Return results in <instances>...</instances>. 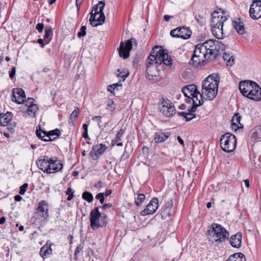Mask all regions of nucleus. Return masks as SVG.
I'll return each instance as SVG.
<instances>
[{"label":"nucleus","instance_id":"1","mask_svg":"<svg viewBox=\"0 0 261 261\" xmlns=\"http://www.w3.org/2000/svg\"><path fill=\"white\" fill-rule=\"evenodd\" d=\"M163 64L171 67L172 60L167 50L161 46H155L151 50L146 62V77L151 81L156 80L159 75V71Z\"/></svg>","mask_w":261,"mask_h":261},{"label":"nucleus","instance_id":"2","mask_svg":"<svg viewBox=\"0 0 261 261\" xmlns=\"http://www.w3.org/2000/svg\"><path fill=\"white\" fill-rule=\"evenodd\" d=\"M222 44L218 41L208 40L204 43H199L195 46L194 53L201 59L206 61H212L220 56V45Z\"/></svg>","mask_w":261,"mask_h":261},{"label":"nucleus","instance_id":"3","mask_svg":"<svg viewBox=\"0 0 261 261\" xmlns=\"http://www.w3.org/2000/svg\"><path fill=\"white\" fill-rule=\"evenodd\" d=\"M207 234L210 236V241L219 244L228 238L229 232L221 225L213 223L207 230Z\"/></svg>","mask_w":261,"mask_h":261},{"label":"nucleus","instance_id":"4","mask_svg":"<svg viewBox=\"0 0 261 261\" xmlns=\"http://www.w3.org/2000/svg\"><path fill=\"white\" fill-rule=\"evenodd\" d=\"M105 6L104 1H99L97 5L93 6L89 19L90 23L92 27H96L105 22L106 17L103 11Z\"/></svg>","mask_w":261,"mask_h":261},{"label":"nucleus","instance_id":"5","mask_svg":"<svg viewBox=\"0 0 261 261\" xmlns=\"http://www.w3.org/2000/svg\"><path fill=\"white\" fill-rule=\"evenodd\" d=\"M220 146L226 152H231L236 148L237 138L234 135L226 133L221 136L220 140Z\"/></svg>","mask_w":261,"mask_h":261},{"label":"nucleus","instance_id":"6","mask_svg":"<svg viewBox=\"0 0 261 261\" xmlns=\"http://www.w3.org/2000/svg\"><path fill=\"white\" fill-rule=\"evenodd\" d=\"M137 46L138 42L134 38H131L125 42H121L119 47L118 48L119 56L124 59H127L129 57V53L133 48V45Z\"/></svg>","mask_w":261,"mask_h":261},{"label":"nucleus","instance_id":"7","mask_svg":"<svg viewBox=\"0 0 261 261\" xmlns=\"http://www.w3.org/2000/svg\"><path fill=\"white\" fill-rule=\"evenodd\" d=\"M159 108L160 112L166 117L173 116L176 113L174 105L168 99H163V101L159 104Z\"/></svg>","mask_w":261,"mask_h":261},{"label":"nucleus","instance_id":"8","mask_svg":"<svg viewBox=\"0 0 261 261\" xmlns=\"http://www.w3.org/2000/svg\"><path fill=\"white\" fill-rule=\"evenodd\" d=\"M220 77L218 74H212L206 78L202 82V87L208 90H217Z\"/></svg>","mask_w":261,"mask_h":261},{"label":"nucleus","instance_id":"9","mask_svg":"<svg viewBox=\"0 0 261 261\" xmlns=\"http://www.w3.org/2000/svg\"><path fill=\"white\" fill-rule=\"evenodd\" d=\"M225 13L221 9L214 11L212 14L211 27L219 25L223 27V24L227 19Z\"/></svg>","mask_w":261,"mask_h":261},{"label":"nucleus","instance_id":"10","mask_svg":"<svg viewBox=\"0 0 261 261\" xmlns=\"http://www.w3.org/2000/svg\"><path fill=\"white\" fill-rule=\"evenodd\" d=\"M101 213L99 211L98 207H96L92 210L90 214V222L91 228L95 230L100 227L99 219Z\"/></svg>","mask_w":261,"mask_h":261},{"label":"nucleus","instance_id":"11","mask_svg":"<svg viewBox=\"0 0 261 261\" xmlns=\"http://www.w3.org/2000/svg\"><path fill=\"white\" fill-rule=\"evenodd\" d=\"M49 204L45 200H41L38 203V206L36 208L35 214L40 216L44 220H47L49 217L48 214Z\"/></svg>","mask_w":261,"mask_h":261},{"label":"nucleus","instance_id":"12","mask_svg":"<svg viewBox=\"0 0 261 261\" xmlns=\"http://www.w3.org/2000/svg\"><path fill=\"white\" fill-rule=\"evenodd\" d=\"M182 92L184 95L187 97L186 102L188 103L191 102V96L193 97H196V94H199V91L195 85H189L185 86L182 89Z\"/></svg>","mask_w":261,"mask_h":261},{"label":"nucleus","instance_id":"13","mask_svg":"<svg viewBox=\"0 0 261 261\" xmlns=\"http://www.w3.org/2000/svg\"><path fill=\"white\" fill-rule=\"evenodd\" d=\"M158 206V199L156 197H154L150 201L146 208L141 211L140 214L143 216L152 215L156 212Z\"/></svg>","mask_w":261,"mask_h":261},{"label":"nucleus","instance_id":"14","mask_svg":"<svg viewBox=\"0 0 261 261\" xmlns=\"http://www.w3.org/2000/svg\"><path fill=\"white\" fill-rule=\"evenodd\" d=\"M249 15L250 17L257 20L261 17V1H254L250 6L249 9Z\"/></svg>","mask_w":261,"mask_h":261},{"label":"nucleus","instance_id":"15","mask_svg":"<svg viewBox=\"0 0 261 261\" xmlns=\"http://www.w3.org/2000/svg\"><path fill=\"white\" fill-rule=\"evenodd\" d=\"M43 158V159L37 160V167L44 173L48 174H51V168H50V158L47 156H44Z\"/></svg>","mask_w":261,"mask_h":261},{"label":"nucleus","instance_id":"16","mask_svg":"<svg viewBox=\"0 0 261 261\" xmlns=\"http://www.w3.org/2000/svg\"><path fill=\"white\" fill-rule=\"evenodd\" d=\"M25 94L21 88H14L13 89V94L11 100L18 104L23 103L25 100Z\"/></svg>","mask_w":261,"mask_h":261},{"label":"nucleus","instance_id":"17","mask_svg":"<svg viewBox=\"0 0 261 261\" xmlns=\"http://www.w3.org/2000/svg\"><path fill=\"white\" fill-rule=\"evenodd\" d=\"M107 149L106 145L103 144L93 145L90 153L91 158L93 160H97L100 155H102Z\"/></svg>","mask_w":261,"mask_h":261},{"label":"nucleus","instance_id":"18","mask_svg":"<svg viewBox=\"0 0 261 261\" xmlns=\"http://www.w3.org/2000/svg\"><path fill=\"white\" fill-rule=\"evenodd\" d=\"M255 82L252 81H241L239 84V89L242 94L247 97L248 93L251 91L252 87H253V83Z\"/></svg>","mask_w":261,"mask_h":261},{"label":"nucleus","instance_id":"19","mask_svg":"<svg viewBox=\"0 0 261 261\" xmlns=\"http://www.w3.org/2000/svg\"><path fill=\"white\" fill-rule=\"evenodd\" d=\"M253 85L251 91L248 93V98L256 101H259L261 100V88L255 82Z\"/></svg>","mask_w":261,"mask_h":261},{"label":"nucleus","instance_id":"20","mask_svg":"<svg viewBox=\"0 0 261 261\" xmlns=\"http://www.w3.org/2000/svg\"><path fill=\"white\" fill-rule=\"evenodd\" d=\"M50 168H51V173L60 171L63 167L61 161L59 160L57 157L50 158Z\"/></svg>","mask_w":261,"mask_h":261},{"label":"nucleus","instance_id":"21","mask_svg":"<svg viewBox=\"0 0 261 261\" xmlns=\"http://www.w3.org/2000/svg\"><path fill=\"white\" fill-rule=\"evenodd\" d=\"M242 236L241 232H238L232 235L230 239L229 242L231 246L233 248H239L241 246Z\"/></svg>","mask_w":261,"mask_h":261},{"label":"nucleus","instance_id":"22","mask_svg":"<svg viewBox=\"0 0 261 261\" xmlns=\"http://www.w3.org/2000/svg\"><path fill=\"white\" fill-rule=\"evenodd\" d=\"M207 61L205 60L200 58L199 56L195 55L193 53L192 58L189 62L190 65H193L195 67L204 66L206 64Z\"/></svg>","mask_w":261,"mask_h":261},{"label":"nucleus","instance_id":"23","mask_svg":"<svg viewBox=\"0 0 261 261\" xmlns=\"http://www.w3.org/2000/svg\"><path fill=\"white\" fill-rule=\"evenodd\" d=\"M13 115L11 112H7L6 113H0V125L5 126L12 120Z\"/></svg>","mask_w":261,"mask_h":261},{"label":"nucleus","instance_id":"24","mask_svg":"<svg viewBox=\"0 0 261 261\" xmlns=\"http://www.w3.org/2000/svg\"><path fill=\"white\" fill-rule=\"evenodd\" d=\"M179 37L183 39H187L190 38L192 31L189 28L182 26L179 27Z\"/></svg>","mask_w":261,"mask_h":261},{"label":"nucleus","instance_id":"25","mask_svg":"<svg viewBox=\"0 0 261 261\" xmlns=\"http://www.w3.org/2000/svg\"><path fill=\"white\" fill-rule=\"evenodd\" d=\"M49 241H47L46 244L41 247L40 251V255L43 258H45L47 255L52 254V249L51 246L53 244H48Z\"/></svg>","mask_w":261,"mask_h":261},{"label":"nucleus","instance_id":"26","mask_svg":"<svg viewBox=\"0 0 261 261\" xmlns=\"http://www.w3.org/2000/svg\"><path fill=\"white\" fill-rule=\"evenodd\" d=\"M202 94H205L206 96V99L209 100H213L216 96L218 93V90H208L205 88H202Z\"/></svg>","mask_w":261,"mask_h":261},{"label":"nucleus","instance_id":"27","mask_svg":"<svg viewBox=\"0 0 261 261\" xmlns=\"http://www.w3.org/2000/svg\"><path fill=\"white\" fill-rule=\"evenodd\" d=\"M233 24L238 33L241 35H243L245 34V27L243 25V23L241 21L240 19H238L236 21H233Z\"/></svg>","mask_w":261,"mask_h":261},{"label":"nucleus","instance_id":"28","mask_svg":"<svg viewBox=\"0 0 261 261\" xmlns=\"http://www.w3.org/2000/svg\"><path fill=\"white\" fill-rule=\"evenodd\" d=\"M171 135V133H160L159 134H155L154 141L156 143H160L164 142L167 140Z\"/></svg>","mask_w":261,"mask_h":261},{"label":"nucleus","instance_id":"29","mask_svg":"<svg viewBox=\"0 0 261 261\" xmlns=\"http://www.w3.org/2000/svg\"><path fill=\"white\" fill-rule=\"evenodd\" d=\"M213 35L218 39H221L223 35V29L219 25L211 27Z\"/></svg>","mask_w":261,"mask_h":261},{"label":"nucleus","instance_id":"30","mask_svg":"<svg viewBox=\"0 0 261 261\" xmlns=\"http://www.w3.org/2000/svg\"><path fill=\"white\" fill-rule=\"evenodd\" d=\"M42 133L44 135H46V137L48 139H51V137L53 136H57V137H59L61 135V132L59 129L56 128L55 129L46 132L45 130H42Z\"/></svg>","mask_w":261,"mask_h":261},{"label":"nucleus","instance_id":"31","mask_svg":"<svg viewBox=\"0 0 261 261\" xmlns=\"http://www.w3.org/2000/svg\"><path fill=\"white\" fill-rule=\"evenodd\" d=\"M38 110V107L37 105H30L27 109V112L30 116L36 117V113Z\"/></svg>","mask_w":261,"mask_h":261},{"label":"nucleus","instance_id":"32","mask_svg":"<svg viewBox=\"0 0 261 261\" xmlns=\"http://www.w3.org/2000/svg\"><path fill=\"white\" fill-rule=\"evenodd\" d=\"M42 130H43V129H42L40 127H39V128L38 129L37 128V129H36V135L37 136L40 138L41 140H43L45 142H48V141H52L53 140H54L56 138H55L54 139H46L45 138V137H46V135H44L43 134V135H42Z\"/></svg>","mask_w":261,"mask_h":261},{"label":"nucleus","instance_id":"33","mask_svg":"<svg viewBox=\"0 0 261 261\" xmlns=\"http://www.w3.org/2000/svg\"><path fill=\"white\" fill-rule=\"evenodd\" d=\"M45 34L44 36L43 39L44 40L45 44H48L51 40V38L49 37L53 35V30L51 28L46 29Z\"/></svg>","mask_w":261,"mask_h":261},{"label":"nucleus","instance_id":"34","mask_svg":"<svg viewBox=\"0 0 261 261\" xmlns=\"http://www.w3.org/2000/svg\"><path fill=\"white\" fill-rule=\"evenodd\" d=\"M223 58L225 61L227 62V65L231 66L234 64V59L233 58L232 56L229 53L225 52L223 54Z\"/></svg>","mask_w":261,"mask_h":261},{"label":"nucleus","instance_id":"35","mask_svg":"<svg viewBox=\"0 0 261 261\" xmlns=\"http://www.w3.org/2000/svg\"><path fill=\"white\" fill-rule=\"evenodd\" d=\"M203 101L202 99L199 100V103L196 102V100H194L192 107L188 109V113H193L196 112L197 108L203 105Z\"/></svg>","mask_w":261,"mask_h":261},{"label":"nucleus","instance_id":"36","mask_svg":"<svg viewBox=\"0 0 261 261\" xmlns=\"http://www.w3.org/2000/svg\"><path fill=\"white\" fill-rule=\"evenodd\" d=\"M145 199L144 194H139L137 198L135 199V203L137 206H141Z\"/></svg>","mask_w":261,"mask_h":261},{"label":"nucleus","instance_id":"37","mask_svg":"<svg viewBox=\"0 0 261 261\" xmlns=\"http://www.w3.org/2000/svg\"><path fill=\"white\" fill-rule=\"evenodd\" d=\"M82 198L89 203L91 202L93 200V196L92 193L87 191H85L83 193Z\"/></svg>","mask_w":261,"mask_h":261},{"label":"nucleus","instance_id":"38","mask_svg":"<svg viewBox=\"0 0 261 261\" xmlns=\"http://www.w3.org/2000/svg\"><path fill=\"white\" fill-rule=\"evenodd\" d=\"M125 128H121L117 134L116 138L114 139V141H115L116 142H118L119 141H121L122 138L125 132Z\"/></svg>","mask_w":261,"mask_h":261},{"label":"nucleus","instance_id":"39","mask_svg":"<svg viewBox=\"0 0 261 261\" xmlns=\"http://www.w3.org/2000/svg\"><path fill=\"white\" fill-rule=\"evenodd\" d=\"M117 76L118 77L122 79V81H124L125 79L127 77L129 74V73L127 71H121L120 69L117 70Z\"/></svg>","mask_w":261,"mask_h":261},{"label":"nucleus","instance_id":"40","mask_svg":"<svg viewBox=\"0 0 261 261\" xmlns=\"http://www.w3.org/2000/svg\"><path fill=\"white\" fill-rule=\"evenodd\" d=\"M101 221L99 223L100 227H105L108 224V216L105 215L101 214Z\"/></svg>","mask_w":261,"mask_h":261},{"label":"nucleus","instance_id":"41","mask_svg":"<svg viewBox=\"0 0 261 261\" xmlns=\"http://www.w3.org/2000/svg\"><path fill=\"white\" fill-rule=\"evenodd\" d=\"M241 117L239 113L236 114L231 119V122L238 123L240 125V127L243 128V125L240 123Z\"/></svg>","mask_w":261,"mask_h":261},{"label":"nucleus","instance_id":"42","mask_svg":"<svg viewBox=\"0 0 261 261\" xmlns=\"http://www.w3.org/2000/svg\"><path fill=\"white\" fill-rule=\"evenodd\" d=\"M79 108L75 107L74 111L72 112L70 116V120L73 122L75 120V118L77 117L79 113Z\"/></svg>","mask_w":261,"mask_h":261},{"label":"nucleus","instance_id":"43","mask_svg":"<svg viewBox=\"0 0 261 261\" xmlns=\"http://www.w3.org/2000/svg\"><path fill=\"white\" fill-rule=\"evenodd\" d=\"M74 191L71 188H68L66 192V194L68 195L67 200L68 201L71 200L74 197Z\"/></svg>","mask_w":261,"mask_h":261},{"label":"nucleus","instance_id":"44","mask_svg":"<svg viewBox=\"0 0 261 261\" xmlns=\"http://www.w3.org/2000/svg\"><path fill=\"white\" fill-rule=\"evenodd\" d=\"M171 210H169L167 208H163L162 211L161 212V215L162 217L165 219L167 217H170L171 216Z\"/></svg>","mask_w":261,"mask_h":261},{"label":"nucleus","instance_id":"45","mask_svg":"<svg viewBox=\"0 0 261 261\" xmlns=\"http://www.w3.org/2000/svg\"><path fill=\"white\" fill-rule=\"evenodd\" d=\"M86 34V27L85 25H83L81 27L80 29V31L77 34V36L79 38L82 37H84Z\"/></svg>","mask_w":261,"mask_h":261},{"label":"nucleus","instance_id":"46","mask_svg":"<svg viewBox=\"0 0 261 261\" xmlns=\"http://www.w3.org/2000/svg\"><path fill=\"white\" fill-rule=\"evenodd\" d=\"M179 27H178L175 29L172 30L170 31V35L173 38H178L179 37Z\"/></svg>","mask_w":261,"mask_h":261},{"label":"nucleus","instance_id":"47","mask_svg":"<svg viewBox=\"0 0 261 261\" xmlns=\"http://www.w3.org/2000/svg\"><path fill=\"white\" fill-rule=\"evenodd\" d=\"M28 187V183H24L21 186H20V189H19V194L24 195L25 192L27 191Z\"/></svg>","mask_w":261,"mask_h":261},{"label":"nucleus","instance_id":"48","mask_svg":"<svg viewBox=\"0 0 261 261\" xmlns=\"http://www.w3.org/2000/svg\"><path fill=\"white\" fill-rule=\"evenodd\" d=\"M97 199L99 200L100 204H103L105 201V196L103 193H98L95 197Z\"/></svg>","mask_w":261,"mask_h":261},{"label":"nucleus","instance_id":"49","mask_svg":"<svg viewBox=\"0 0 261 261\" xmlns=\"http://www.w3.org/2000/svg\"><path fill=\"white\" fill-rule=\"evenodd\" d=\"M114 105V101L112 100H109L108 102L107 109L112 112H113L115 110V108Z\"/></svg>","mask_w":261,"mask_h":261},{"label":"nucleus","instance_id":"50","mask_svg":"<svg viewBox=\"0 0 261 261\" xmlns=\"http://www.w3.org/2000/svg\"><path fill=\"white\" fill-rule=\"evenodd\" d=\"M172 206H173V201L172 199H170L166 202V204L164 206V208H167V209H168V210L171 211Z\"/></svg>","mask_w":261,"mask_h":261},{"label":"nucleus","instance_id":"51","mask_svg":"<svg viewBox=\"0 0 261 261\" xmlns=\"http://www.w3.org/2000/svg\"><path fill=\"white\" fill-rule=\"evenodd\" d=\"M120 83V82H119L118 83L114 84H112L111 85L109 86L108 88V90L109 91H110V92L112 93V91L111 90V88H113V87H114V88H113V90H115V89L116 88H117L118 86L121 87L122 85Z\"/></svg>","mask_w":261,"mask_h":261},{"label":"nucleus","instance_id":"52","mask_svg":"<svg viewBox=\"0 0 261 261\" xmlns=\"http://www.w3.org/2000/svg\"><path fill=\"white\" fill-rule=\"evenodd\" d=\"M195 18L196 20V21L198 23H199L200 25H201V26L203 25V22L200 20V19H204V17L200 15H196L195 16Z\"/></svg>","mask_w":261,"mask_h":261},{"label":"nucleus","instance_id":"53","mask_svg":"<svg viewBox=\"0 0 261 261\" xmlns=\"http://www.w3.org/2000/svg\"><path fill=\"white\" fill-rule=\"evenodd\" d=\"M34 101H35V99L33 98H28L25 101V105L26 106L29 107V106H30V105H35L34 103Z\"/></svg>","mask_w":261,"mask_h":261},{"label":"nucleus","instance_id":"54","mask_svg":"<svg viewBox=\"0 0 261 261\" xmlns=\"http://www.w3.org/2000/svg\"><path fill=\"white\" fill-rule=\"evenodd\" d=\"M202 94H201L200 92H199V94H196V97H193L192 96H191V101H192L193 102L194 101V100H196V101L197 102V101L199 102V100H201L202 99Z\"/></svg>","mask_w":261,"mask_h":261},{"label":"nucleus","instance_id":"55","mask_svg":"<svg viewBox=\"0 0 261 261\" xmlns=\"http://www.w3.org/2000/svg\"><path fill=\"white\" fill-rule=\"evenodd\" d=\"M187 116H188L186 117V120L187 121H189L191 120L192 119L196 117V116L194 114L191 113H188Z\"/></svg>","mask_w":261,"mask_h":261},{"label":"nucleus","instance_id":"56","mask_svg":"<svg viewBox=\"0 0 261 261\" xmlns=\"http://www.w3.org/2000/svg\"><path fill=\"white\" fill-rule=\"evenodd\" d=\"M16 72V68L15 67H13L11 70L9 72V77L11 79H13L15 75Z\"/></svg>","mask_w":261,"mask_h":261},{"label":"nucleus","instance_id":"57","mask_svg":"<svg viewBox=\"0 0 261 261\" xmlns=\"http://www.w3.org/2000/svg\"><path fill=\"white\" fill-rule=\"evenodd\" d=\"M36 29L39 32L41 33L44 29V24L43 23H39L36 25Z\"/></svg>","mask_w":261,"mask_h":261},{"label":"nucleus","instance_id":"58","mask_svg":"<svg viewBox=\"0 0 261 261\" xmlns=\"http://www.w3.org/2000/svg\"><path fill=\"white\" fill-rule=\"evenodd\" d=\"M82 249L83 246H82L81 245H79V246H77L75 250L74 256L77 255V254L82 250Z\"/></svg>","mask_w":261,"mask_h":261},{"label":"nucleus","instance_id":"59","mask_svg":"<svg viewBox=\"0 0 261 261\" xmlns=\"http://www.w3.org/2000/svg\"><path fill=\"white\" fill-rule=\"evenodd\" d=\"M16 125V123L14 122L13 124H10L8 126V129L10 132H13L14 131V127Z\"/></svg>","mask_w":261,"mask_h":261},{"label":"nucleus","instance_id":"60","mask_svg":"<svg viewBox=\"0 0 261 261\" xmlns=\"http://www.w3.org/2000/svg\"><path fill=\"white\" fill-rule=\"evenodd\" d=\"M240 127V126H239L238 123H236L234 122H231V128L232 129H234L235 131L237 130Z\"/></svg>","mask_w":261,"mask_h":261},{"label":"nucleus","instance_id":"61","mask_svg":"<svg viewBox=\"0 0 261 261\" xmlns=\"http://www.w3.org/2000/svg\"><path fill=\"white\" fill-rule=\"evenodd\" d=\"M112 206L113 205L111 203H105V204H103V205L101 206L100 207H101L103 210H106L108 208H111L112 207Z\"/></svg>","mask_w":261,"mask_h":261},{"label":"nucleus","instance_id":"62","mask_svg":"<svg viewBox=\"0 0 261 261\" xmlns=\"http://www.w3.org/2000/svg\"><path fill=\"white\" fill-rule=\"evenodd\" d=\"M83 1L84 0H76V6L77 11H80V7H81Z\"/></svg>","mask_w":261,"mask_h":261},{"label":"nucleus","instance_id":"63","mask_svg":"<svg viewBox=\"0 0 261 261\" xmlns=\"http://www.w3.org/2000/svg\"><path fill=\"white\" fill-rule=\"evenodd\" d=\"M101 118L102 117L100 116H95L92 117V119L93 120H96L97 121L98 124L99 125V123L101 122Z\"/></svg>","mask_w":261,"mask_h":261},{"label":"nucleus","instance_id":"64","mask_svg":"<svg viewBox=\"0 0 261 261\" xmlns=\"http://www.w3.org/2000/svg\"><path fill=\"white\" fill-rule=\"evenodd\" d=\"M37 42L41 45V47H44L45 45L47 44H45L44 40L43 39L39 38L37 40Z\"/></svg>","mask_w":261,"mask_h":261}]
</instances>
